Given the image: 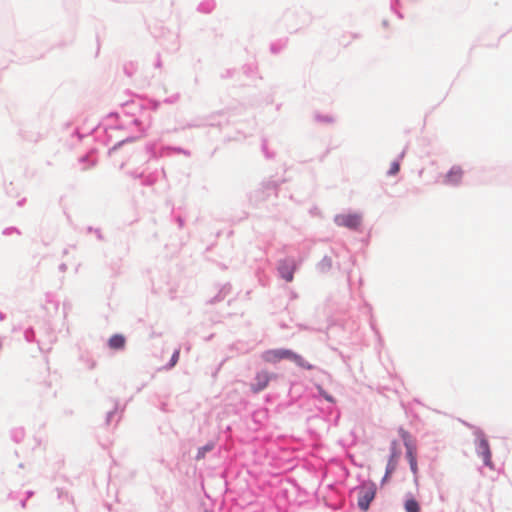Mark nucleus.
Returning a JSON list of instances; mask_svg holds the SVG:
<instances>
[{
    "mask_svg": "<svg viewBox=\"0 0 512 512\" xmlns=\"http://www.w3.org/2000/svg\"><path fill=\"white\" fill-rule=\"evenodd\" d=\"M262 359L267 363L275 364L281 360L288 359L296 363L298 366L310 369L311 366L307 365L305 360L298 354L288 349H270L266 350L261 355Z\"/></svg>",
    "mask_w": 512,
    "mask_h": 512,
    "instance_id": "nucleus-1",
    "label": "nucleus"
},
{
    "mask_svg": "<svg viewBox=\"0 0 512 512\" xmlns=\"http://www.w3.org/2000/svg\"><path fill=\"white\" fill-rule=\"evenodd\" d=\"M376 485L373 482H364L358 487V506L367 511L376 495Z\"/></svg>",
    "mask_w": 512,
    "mask_h": 512,
    "instance_id": "nucleus-2",
    "label": "nucleus"
},
{
    "mask_svg": "<svg viewBox=\"0 0 512 512\" xmlns=\"http://www.w3.org/2000/svg\"><path fill=\"white\" fill-rule=\"evenodd\" d=\"M335 223L338 226L357 229L362 223V216L357 213L340 214L335 217Z\"/></svg>",
    "mask_w": 512,
    "mask_h": 512,
    "instance_id": "nucleus-3",
    "label": "nucleus"
},
{
    "mask_svg": "<svg viewBox=\"0 0 512 512\" xmlns=\"http://www.w3.org/2000/svg\"><path fill=\"white\" fill-rule=\"evenodd\" d=\"M478 455L482 457L484 464L492 467L491 450L488 441L485 438H479L477 445Z\"/></svg>",
    "mask_w": 512,
    "mask_h": 512,
    "instance_id": "nucleus-4",
    "label": "nucleus"
},
{
    "mask_svg": "<svg viewBox=\"0 0 512 512\" xmlns=\"http://www.w3.org/2000/svg\"><path fill=\"white\" fill-rule=\"evenodd\" d=\"M270 381V375L268 372L261 371L255 375V383L251 385V389L254 393H258L265 389Z\"/></svg>",
    "mask_w": 512,
    "mask_h": 512,
    "instance_id": "nucleus-5",
    "label": "nucleus"
},
{
    "mask_svg": "<svg viewBox=\"0 0 512 512\" xmlns=\"http://www.w3.org/2000/svg\"><path fill=\"white\" fill-rule=\"evenodd\" d=\"M399 453L396 451L395 448L392 450V454L390 456V459L387 463L385 476L382 479V482H386L390 475L396 470L397 463H398Z\"/></svg>",
    "mask_w": 512,
    "mask_h": 512,
    "instance_id": "nucleus-6",
    "label": "nucleus"
},
{
    "mask_svg": "<svg viewBox=\"0 0 512 512\" xmlns=\"http://www.w3.org/2000/svg\"><path fill=\"white\" fill-rule=\"evenodd\" d=\"M463 177V170L459 166H454L450 169V171L446 175L445 182L447 184H458Z\"/></svg>",
    "mask_w": 512,
    "mask_h": 512,
    "instance_id": "nucleus-7",
    "label": "nucleus"
},
{
    "mask_svg": "<svg viewBox=\"0 0 512 512\" xmlns=\"http://www.w3.org/2000/svg\"><path fill=\"white\" fill-rule=\"evenodd\" d=\"M295 271V265L293 263L283 262L279 266V272L283 279L287 282H291L293 280V275Z\"/></svg>",
    "mask_w": 512,
    "mask_h": 512,
    "instance_id": "nucleus-8",
    "label": "nucleus"
},
{
    "mask_svg": "<svg viewBox=\"0 0 512 512\" xmlns=\"http://www.w3.org/2000/svg\"><path fill=\"white\" fill-rule=\"evenodd\" d=\"M125 345V338L123 335L115 334L109 339V346L112 349H122Z\"/></svg>",
    "mask_w": 512,
    "mask_h": 512,
    "instance_id": "nucleus-9",
    "label": "nucleus"
},
{
    "mask_svg": "<svg viewBox=\"0 0 512 512\" xmlns=\"http://www.w3.org/2000/svg\"><path fill=\"white\" fill-rule=\"evenodd\" d=\"M404 507L406 512H420V506L413 498L406 500Z\"/></svg>",
    "mask_w": 512,
    "mask_h": 512,
    "instance_id": "nucleus-10",
    "label": "nucleus"
},
{
    "mask_svg": "<svg viewBox=\"0 0 512 512\" xmlns=\"http://www.w3.org/2000/svg\"><path fill=\"white\" fill-rule=\"evenodd\" d=\"M408 458H409V464L412 472L414 474L417 473V461L416 457L414 456L413 452L411 450L408 451Z\"/></svg>",
    "mask_w": 512,
    "mask_h": 512,
    "instance_id": "nucleus-11",
    "label": "nucleus"
},
{
    "mask_svg": "<svg viewBox=\"0 0 512 512\" xmlns=\"http://www.w3.org/2000/svg\"><path fill=\"white\" fill-rule=\"evenodd\" d=\"M399 170H400V164L397 161H394L391 163V167L388 171V174L395 175L399 172Z\"/></svg>",
    "mask_w": 512,
    "mask_h": 512,
    "instance_id": "nucleus-12",
    "label": "nucleus"
},
{
    "mask_svg": "<svg viewBox=\"0 0 512 512\" xmlns=\"http://www.w3.org/2000/svg\"><path fill=\"white\" fill-rule=\"evenodd\" d=\"M210 450H211V447L208 445L200 448L198 451V454H197V459L203 458L205 456V453Z\"/></svg>",
    "mask_w": 512,
    "mask_h": 512,
    "instance_id": "nucleus-13",
    "label": "nucleus"
},
{
    "mask_svg": "<svg viewBox=\"0 0 512 512\" xmlns=\"http://www.w3.org/2000/svg\"><path fill=\"white\" fill-rule=\"evenodd\" d=\"M180 352L179 350H176L171 358L170 366L173 367L179 360Z\"/></svg>",
    "mask_w": 512,
    "mask_h": 512,
    "instance_id": "nucleus-14",
    "label": "nucleus"
},
{
    "mask_svg": "<svg viewBox=\"0 0 512 512\" xmlns=\"http://www.w3.org/2000/svg\"><path fill=\"white\" fill-rule=\"evenodd\" d=\"M322 395L324 396V398L329 401V402H334V399L332 396L326 394V393H322Z\"/></svg>",
    "mask_w": 512,
    "mask_h": 512,
    "instance_id": "nucleus-15",
    "label": "nucleus"
}]
</instances>
